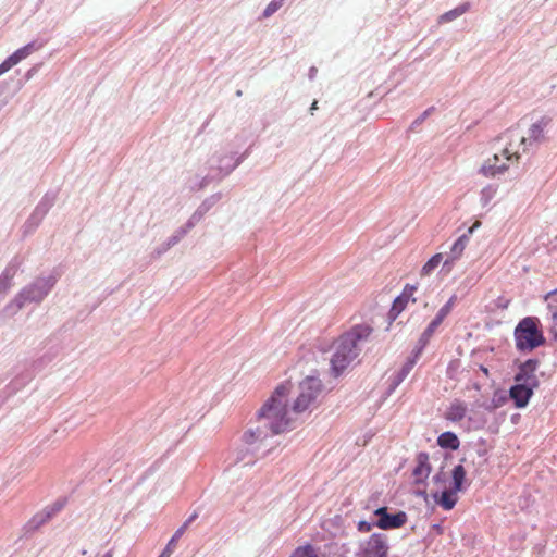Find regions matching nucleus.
<instances>
[{"label": "nucleus", "mask_w": 557, "mask_h": 557, "mask_svg": "<svg viewBox=\"0 0 557 557\" xmlns=\"http://www.w3.org/2000/svg\"><path fill=\"white\" fill-rule=\"evenodd\" d=\"M289 387L281 384L271 397L258 410L256 420L244 432L242 446L237 449L235 463L244 462L251 466L269 449L260 450L263 442L273 435L284 433L292 429V419L287 409V395Z\"/></svg>", "instance_id": "nucleus-1"}, {"label": "nucleus", "mask_w": 557, "mask_h": 557, "mask_svg": "<svg viewBox=\"0 0 557 557\" xmlns=\"http://www.w3.org/2000/svg\"><path fill=\"white\" fill-rule=\"evenodd\" d=\"M372 331V327L367 324H357L334 342V352L330 360L334 376H339L358 357L361 351L360 344L369 338Z\"/></svg>", "instance_id": "nucleus-2"}, {"label": "nucleus", "mask_w": 557, "mask_h": 557, "mask_svg": "<svg viewBox=\"0 0 557 557\" xmlns=\"http://www.w3.org/2000/svg\"><path fill=\"white\" fill-rule=\"evenodd\" d=\"M58 282L55 274L38 276L29 284L25 285L15 297L5 305L3 314L15 315L22 308L30 304H40L49 295Z\"/></svg>", "instance_id": "nucleus-3"}, {"label": "nucleus", "mask_w": 557, "mask_h": 557, "mask_svg": "<svg viewBox=\"0 0 557 557\" xmlns=\"http://www.w3.org/2000/svg\"><path fill=\"white\" fill-rule=\"evenodd\" d=\"M516 349L519 352H531L545 344L546 339L537 317L521 319L513 330Z\"/></svg>", "instance_id": "nucleus-4"}, {"label": "nucleus", "mask_w": 557, "mask_h": 557, "mask_svg": "<svg viewBox=\"0 0 557 557\" xmlns=\"http://www.w3.org/2000/svg\"><path fill=\"white\" fill-rule=\"evenodd\" d=\"M242 162L243 158H236V152L226 149L215 151L207 162L209 172L201 178L197 187L193 186L191 188L202 189L213 181H222Z\"/></svg>", "instance_id": "nucleus-5"}, {"label": "nucleus", "mask_w": 557, "mask_h": 557, "mask_svg": "<svg viewBox=\"0 0 557 557\" xmlns=\"http://www.w3.org/2000/svg\"><path fill=\"white\" fill-rule=\"evenodd\" d=\"M322 391V383L315 376H307L299 384V394L293 404V411L301 413L309 409Z\"/></svg>", "instance_id": "nucleus-6"}, {"label": "nucleus", "mask_w": 557, "mask_h": 557, "mask_svg": "<svg viewBox=\"0 0 557 557\" xmlns=\"http://www.w3.org/2000/svg\"><path fill=\"white\" fill-rule=\"evenodd\" d=\"M58 197L57 190H48L40 201L35 207L32 214L28 216V219L25 221L24 225L22 226L23 235L27 236L29 234H33L38 226L41 224L42 220L47 215V213L50 211V209L54 206Z\"/></svg>", "instance_id": "nucleus-7"}, {"label": "nucleus", "mask_w": 557, "mask_h": 557, "mask_svg": "<svg viewBox=\"0 0 557 557\" xmlns=\"http://www.w3.org/2000/svg\"><path fill=\"white\" fill-rule=\"evenodd\" d=\"M389 550L388 536L384 533H373L360 543L359 557H387Z\"/></svg>", "instance_id": "nucleus-8"}, {"label": "nucleus", "mask_w": 557, "mask_h": 557, "mask_svg": "<svg viewBox=\"0 0 557 557\" xmlns=\"http://www.w3.org/2000/svg\"><path fill=\"white\" fill-rule=\"evenodd\" d=\"M456 301V296H451L448 301L437 311L435 318L429 323L425 330L422 332L416 355L421 354L423 348L430 342L436 329L442 324L444 319L450 313Z\"/></svg>", "instance_id": "nucleus-9"}, {"label": "nucleus", "mask_w": 557, "mask_h": 557, "mask_svg": "<svg viewBox=\"0 0 557 557\" xmlns=\"http://www.w3.org/2000/svg\"><path fill=\"white\" fill-rule=\"evenodd\" d=\"M376 520L374 521L375 527L381 530H394L401 528L408 520V516L405 511L398 510L395 513H391L388 508L383 506L379 507L373 511Z\"/></svg>", "instance_id": "nucleus-10"}, {"label": "nucleus", "mask_w": 557, "mask_h": 557, "mask_svg": "<svg viewBox=\"0 0 557 557\" xmlns=\"http://www.w3.org/2000/svg\"><path fill=\"white\" fill-rule=\"evenodd\" d=\"M540 367V360L530 358L518 366V370L515 373L513 381L534 387L540 386V380L537 377V370Z\"/></svg>", "instance_id": "nucleus-11"}, {"label": "nucleus", "mask_w": 557, "mask_h": 557, "mask_svg": "<svg viewBox=\"0 0 557 557\" xmlns=\"http://www.w3.org/2000/svg\"><path fill=\"white\" fill-rule=\"evenodd\" d=\"M535 389H537V387L515 382L509 389V396L517 408H524L528 406Z\"/></svg>", "instance_id": "nucleus-12"}, {"label": "nucleus", "mask_w": 557, "mask_h": 557, "mask_svg": "<svg viewBox=\"0 0 557 557\" xmlns=\"http://www.w3.org/2000/svg\"><path fill=\"white\" fill-rule=\"evenodd\" d=\"M416 467L412 470L414 484H423L431 473V465L429 461V454L421 451L417 455Z\"/></svg>", "instance_id": "nucleus-13"}, {"label": "nucleus", "mask_w": 557, "mask_h": 557, "mask_svg": "<svg viewBox=\"0 0 557 557\" xmlns=\"http://www.w3.org/2000/svg\"><path fill=\"white\" fill-rule=\"evenodd\" d=\"M546 125L547 122H545L544 119L531 125L529 129V136L520 138V145L524 146L523 151H527V146L541 143V140L544 138V129Z\"/></svg>", "instance_id": "nucleus-14"}, {"label": "nucleus", "mask_w": 557, "mask_h": 557, "mask_svg": "<svg viewBox=\"0 0 557 557\" xmlns=\"http://www.w3.org/2000/svg\"><path fill=\"white\" fill-rule=\"evenodd\" d=\"M198 518V512H194L184 523L183 525H181L176 531L175 533L173 534V536L170 539V541L168 542V544L165 545V547L163 548V550L161 552V554L158 556V557H170L174 549H175V546H176V543L177 541L183 536V534L185 533V531L187 530V528L189 527V524L191 522H194L196 519Z\"/></svg>", "instance_id": "nucleus-15"}, {"label": "nucleus", "mask_w": 557, "mask_h": 557, "mask_svg": "<svg viewBox=\"0 0 557 557\" xmlns=\"http://www.w3.org/2000/svg\"><path fill=\"white\" fill-rule=\"evenodd\" d=\"M18 265L20 262L16 259H13L0 274V301L11 288L13 277L17 271Z\"/></svg>", "instance_id": "nucleus-16"}, {"label": "nucleus", "mask_w": 557, "mask_h": 557, "mask_svg": "<svg viewBox=\"0 0 557 557\" xmlns=\"http://www.w3.org/2000/svg\"><path fill=\"white\" fill-rule=\"evenodd\" d=\"M222 198L221 193H216L211 195L210 197L206 198L200 206L196 209V211L191 214L189 218V224L196 225L198 224L202 218L206 215V213L215 205L218 203Z\"/></svg>", "instance_id": "nucleus-17"}, {"label": "nucleus", "mask_w": 557, "mask_h": 557, "mask_svg": "<svg viewBox=\"0 0 557 557\" xmlns=\"http://www.w3.org/2000/svg\"><path fill=\"white\" fill-rule=\"evenodd\" d=\"M479 226L480 223L475 222L471 227L468 228V231L465 234L459 236L457 240L453 244L449 253L451 261H455L461 257L465 248L469 244L471 235L473 234L474 230L478 228Z\"/></svg>", "instance_id": "nucleus-18"}, {"label": "nucleus", "mask_w": 557, "mask_h": 557, "mask_svg": "<svg viewBox=\"0 0 557 557\" xmlns=\"http://www.w3.org/2000/svg\"><path fill=\"white\" fill-rule=\"evenodd\" d=\"M508 169L507 164L502 161L499 154H494L492 158L487 159L485 163L481 166L480 172L485 176H495L496 174H502Z\"/></svg>", "instance_id": "nucleus-19"}, {"label": "nucleus", "mask_w": 557, "mask_h": 557, "mask_svg": "<svg viewBox=\"0 0 557 557\" xmlns=\"http://www.w3.org/2000/svg\"><path fill=\"white\" fill-rule=\"evenodd\" d=\"M416 364V359H408L401 367V369L389 377V393L395 391L408 376L410 371Z\"/></svg>", "instance_id": "nucleus-20"}, {"label": "nucleus", "mask_w": 557, "mask_h": 557, "mask_svg": "<svg viewBox=\"0 0 557 557\" xmlns=\"http://www.w3.org/2000/svg\"><path fill=\"white\" fill-rule=\"evenodd\" d=\"M468 412L466 403L455 399L448 407L445 418L453 422L461 421Z\"/></svg>", "instance_id": "nucleus-21"}, {"label": "nucleus", "mask_w": 557, "mask_h": 557, "mask_svg": "<svg viewBox=\"0 0 557 557\" xmlns=\"http://www.w3.org/2000/svg\"><path fill=\"white\" fill-rule=\"evenodd\" d=\"M459 491H455L453 487L450 490H445L438 495L435 493L433 495L435 502L445 510H450L455 507L457 504L458 497L456 496V493Z\"/></svg>", "instance_id": "nucleus-22"}, {"label": "nucleus", "mask_w": 557, "mask_h": 557, "mask_svg": "<svg viewBox=\"0 0 557 557\" xmlns=\"http://www.w3.org/2000/svg\"><path fill=\"white\" fill-rule=\"evenodd\" d=\"M437 445L445 449L456 450L458 449L460 442L458 436L450 432H444L437 437Z\"/></svg>", "instance_id": "nucleus-23"}, {"label": "nucleus", "mask_w": 557, "mask_h": 557, "mask_svg": "<svg viewBox=\"0 0 557 557\" xmlns=\"http://www.w3.org/2000/svg\"><path fill=\"white\" fill-rule=\"evenodd\" d=\"M40 48L41 44H38L37 41H32L23 46L22 48L17 49L15 52L11 54V57L15 60L16 63H20L22 60L26 59Z\"/></svg>", "instance_id": "nucleus-24"}, {"label": "nucleus", "mask_w": 557, "mask_h": 557, "mask_svg": "<svg viewBox=\"0 0 557 557\" xmlns=\"http://www.w3.org/2000/svg\"><path fill=\"white\" fill-rule=\"evenodd\" d=\"M451 479H453V488L455 491H462L463 490V482L466 479V470L462 465H457L454 467L451 471Z\"/></svg>", "instance_id": "nucleus-25"}, {"label": "nucleus", "mask_w": 557, "mask_h": 557, "mask_svg": "<svg viewBox=\"0 0 557 557\" xmlns=\"http://www.w3.org/2000/svg\"><path fill=\"white\" fill-rule=\"evenodd\" d=\"M51 519V513H47L44 509L41 512L36 513L25 525L27 532L35 531L42 524Z\"/></svg>", "instance_id": "nucleus-26"}, {"label": "nucleus", "mask_w": 557, "mask_h": 557, "mask_svg": "<svg viewBox=\"0 0 557 557\" xmlns=\"http://www.w3.org/2000/svg\"><path fill=\"white\" fill-rule=\"evenodd\" d=\"M469 9L468 3H463L458 5L457 8L449 10L448 12L442 14L440 16V22L447 23L456 20L457 17L461 16L463 13H466Z\"/></svg>", "instance_id": "nucleus-27"}, {"label": "nucleus", "mask_w": 557, "mask_h": 557, "mask_svg": "<svg viewBox=\"0 0 557 557\" xmlns=\"http://www.w3.org/2000/svg\"><path fill=\"white\" fill-rule=\"evenodd\" d=\"M443 257L442 253L432 256L421 269V275H430L441 263Z\"/></svg>", "instance_id": "nucleus-28"}, {"label": "nucleus", "mask_w": 557, "mask_h": 557, "mask_svg": "<svg viewBox=\"0 0 557 557\" xmlns=\"http://www.w3.org/2000/svg\"><path fill=\"white\" fill-rule=\"evenodd\" d=\"M497 187L495 185H487L481 190L480 201L483 207L487 206L495 197Z\"/></svg>", "instance_id": "nucleus-29"}, {"label": "nucleus", "mask_w": 557, "mask_h": 557, "mask_svg": "<svg viewBox=\"0 0 557 557\" xmlns=\"http://www.w3.org/2000/svg\"><path fill=\"white\" fill-rule=\"evenodd\" d=\"M408 301L409 300L401 297L400 295L398 297H396L395 300L393 301L392 308L389 310V317L392 319H396L397 315L405 309Z\"/></svg>", "instance_id": "nucleus-30"}, {"label": "nucleus", "mask_w": 557, "mask_h": 557, "mask_svg": "<svg viewBox=\"0 0 557 557\" xmlns=\"http://www.w3.org/2000/svg\"><path fill=\"white\" fill-rule=\"evenodd\" d=\"M284 2L285 0H271V2L264 9L262 17L268 18L272 16L283 7Z\"/></svg>", "instance_id": "nucleus-31"}, {"label": "nucleus", "mask_w": 557, "mask_h": 557, "mask_svg": "<svg viewBox=\"0 0 557 557\" xmlns=\"http://www.w3.org/2000/svg\"><path fill=\"white\" fill-rule=\"evenodd\" d=\"M290 557H318L315 549L311 545L298 547Z\"/></svg>", "instance_id": "nucleus-32"}, {"label": "nucleus", "mask_w": 557, "mask_h": 557, "mask_svg": "<svg viewBox=\"0 0 557 557\" xmlns=\"http://www.w3.org/2000/svg\"><path fill=\"white\" fill-rule=\"evenodd\" d=\"M435 110L434 107L428 108L420 116H418L410 125V131H416L429 116L430 114Z\"/></svg>", "instance_id": "nucleus-33"}, {"label": "nucleus", "mask_w": 557, "mask_h": 557, "mask_svg": "<svg viewBox=\"0 0 557 557\" xmlns=\"http://www.w3.org/2000/svg\"><path fill=\"white\" fill-rule=\"evenodd\" d=\"M196 225H191L189 224V220L185 223V225L181 226L180 228H177L175 232H174V236L177 237V239L181 242L184 236L191 230L194 228Z\"/></svg>", "instance_id": "nucleus-34"}, {"label": "nucleus", "mask_w": 557, "mask_h": 557, "mask_svg": "<svg viewBox=\"0 0 557 557\" xmlns=\"http://www.w3.org/2000/svg\"><path fill=\"white\" fill-rule=\"evenodd\" d=\"M65 500L59 499L54 504L49 507H46L45 510L47 513H51V518L59 512L64 507Z\"/></svg>", "instance_id": "nucleus-35"}, {"label": "nucleus", "mask_w": 557, "mask_h": 557, "mask_svg": "<svg viewBox=\"0 0 557 557\" xmlns=\"http://www.w3.org/2000/svg\"><path fill=\"white\" fill-rule=\"evenodd\" d=\"M17 63L15 62V60L10 55L1 64H0V75L4 74L5 72H8L10 69H12L14 65H16Z\"/></svg>", "instance_id": "nucleus-36"}, {"label": "nucleus", "mask_w": 557, "mask_h": 557, "mask_svg": "<svg viewBox=\"0 0 557 557\" xmlns=\"http://www.w3.org/2000/svg\"><path fill=\"white\" fill-rule=\"evenodd\" d=\"M416 290H417V286L416 285L407 284L405 286V288H404V290H403L400 296L406 298L407 300H409L413 296Z\"/></svg>", "instance_id": "nucleus-37"}, {"label": "nucleus", "mask_w": 557, "mask_h": 557, "mask_svg": "<svg viewBox=\"0 0 557 557\" xmlns=\"http://www.w3.org/2000/svg\"><path fill=\"white\" fill-rule=\"evenodd\" d=\"M375 527L374 521L368 522V521H360L358 523V531L362 533L370 532L372 528Z\"/></svg>", "instance_id": "nucleus-38"}, {"label": "nucleus", "mask_w": 557, "mask_h": 557, "mask_svg": "<svg viewBox=\"0 0 557 557\" xmlns=\"http://www.w3.org/2000/svg\"><path fill=\"white\" fill-rule=\"evenodd\" d=\"M502 157H503L504 159H506L507 161H510V160H512V158H513V157H515L516 159H518V158H519V154H518V151L511 152V150H510L508 147H506V148H504V149H503V151H502Z\"/></svg>", "instance_id": "nucleus-39"}, {"label": "nucleus", "mask_w": 557, "mask_h": 557, "mask_svg": "<svg viewBox=\"0 0 557 557\" xmlns=\"http://www.w3.org/2000/svg\"><path fill=\"white\" fill-rule=\"evenodd\" d=\"M509 302H510V301H509L508 299H506V298H504V297H498V298L496 299V302H495V304H496V307H497V308H499V309H502V310H505V309H507V308H508Z\"/></svg>", "instance_id": "nucleus-40"}, {"label": "nucleus", "mask_w": 557, "mask_h": 557, "mask_svg": "<svg viewBox=\"0 0 557 557\" xmlns=\"http://www.w3.org/2000/svg\"><path fill=\"white\" fill-rule=\"evenodd\" d=\"M168 250H169L168 247L164 245V243H162L161 245H159L156 248L154 253L157 256H161V255L165 253Z\"/></svg>", "instance_id": "nucleus-41"}, {"label": "nucleus", "mask_w": 557, "mask_h": 557, "mask_svg": "<svg viewBox=\"0 0 557 557\" xmlns=\"http://www.w3.org/2000/svg\"><path fill=\"white\" fill-rule=\"evenodd\" d=\"M317 73H318V69L315 66H311L309 69V73H308V77L310 81H313L317 76Z\"/></svg>", "instance_id": "nucleus-42"}, {"label": "nucleus", "mask_w": 557, "mask_h": 557, "mask_svg": "<svg viewBox=\"0 0 557 557\" xmlns=\"http://www.w3.org/2000/svg\"><path fill=\"white\" fill-rule=\"evenodd\" d=\"M552 319H553V322H554V327H553L552 332H554L555 337H556L557 336V332L555 331V329L557 327V310L553 311Z\"/></svg>", "instance_id": "nucleus-43"}, {"label": "nucleus", "mask_w": 557, "mask_h": 557, "mask_svg": "<svg viewBox=\"0 0 557 557\" xmlns=\"http://www.w3.org/2000/svg\"><path fill=\"white\" fill-rule=\"evenodd\" d=\"M433 481H434L435 483H441V482H443V481H444L443 473H437V474H435V475L433 476Z\"/></svg>", "instance_id": "nucleus-44"}, {"label": "nucleus", "mask_w": 557, "mask_h": 557, "mask_svg": "<svg viewBox=\"0 0 557 557\" xmlns=\"http://www.w3.org/2000/svg\"><path fill=\"white\" fill-rule=\"evenodd\" d=\"M168 240L170 242V245H172V246H175L176 244H178V243H180V240L177 239V237H175L174 235L170 236V237L168 238Z\"/></svg>", "instance_id": "nucleus-45"}, {"label": "nucleus", "mask_w": 557, "mask_h": 557, "mask_svg": "<svg viewBox=\"0 0 557 557\" xmlns=\"http://www.w3.org/2000/svg\"><path fill=\"white\" fill-rule=\"evenodd\" d=\"M33 367H34L36 370H38V371H39V370H41V368H42V360L40 359V360L35 361V362H34V364H33Z\"/></svg>", "instance_id": "nucleus-46"}, {"label": "nucleus", "mask_w": 557, "mask_h": 557, "mask_svg": "<svg viewBox=\"0 0 557 557\" xmlns=\"http://www.w3.org/2000/svg\"><path fill=\"white\" fill-rule=\"evenodd\" d=\"M36 67H32L30 70H28V72L26 73V78L29 79L36 73Z\"/></svg>", "instance_id": "nucleus-47"}, {"label": "nucleus", "mask_w": 557, "mask_h": 557, "mask_svg": "<svg viewBox=\"0 0 557 557\" xmlns=\"http://www.w3.org/2000/svg\"><path fill=\"white\" fill-rule=\"evenodd\" d=\"M249 156V149L245 150L242 154L237 156L236 158H243V161Z\"/></svg>", "instance_id": "nucleus-48"}, {"label": "nucleus", "mask_w": 557, "mask_h": 557, "mask_svg": "<svg viewBox=\"0 0 557 557\" xmlns=\"http://www.w3.org/2000/svg\"><path fill=\"white\" fill-rule=\"evenodd\" d=\"M318 109V102L313 101V103L310 107L311 114H313V111Z\"/></svg>", "instance_id": "nucleus-49"}, {"label": "nucleus", "mask_w": 557, "mask_h": 557, "mask_svg": "<svg viewBox=\"0 0 557 557\" xmlns=\"http://www.w3.org/2000/svg\"><path fill=\"white\" fill-rule=\"evenodd\" d=\"M16 384H17V379L13 380L11 383H10V387H12L13 389H16Z\"/></svg>", "instance_id": "nucleus-50"}, {"label": "nucleus", "mask_w": 557, "mask_h": 557, "mask_svg": "<svg viewBox=\"0 0 557 557\" xmlns=\"http://www.w3.org/2000/svg\"><path fill=\"white\" fill-rule=\"evenodd\" d=\"M8 103V101L5 99H2L0 100V111L2 110V108Z\"/></svg>", "instance_id": "nucleus-51"}, {"label": "nucleus", "mask_w": 557, "mask_h": 557, "mask_svg": "<svg viewBox=\"0 0 557 557\" xmlns=\"http://www.w3.org/2000/svg\"><path fill=\"white\" fill-rule=\"evenodd\" d=\"M102 557H113L112 550L107 552Z\"/></svg>", "instance_id": "nucleus-52"}, {"label": "nucleus", "mask_w": 557, "mask_h": 557, "mask_svg": "<svg viewBox=\"0 0 557 557\" xmlns=\"http://www.w3.org/2000/svg\"><path fill=\"white\" fill-rule=\"evenodd\" d=\"M164 245L168 247V249H170L171 247H173L172 245H170V242L166 239L165 242H163Z\"/></svg>", "instance_id": "nucleus-53"}, {"label": "nucleus", "mask_w": 557, "mask_h": 557, "mask_svg": "<svg viewBox=\"0 0 557 557\" xmlns=\"http://www.w3.org/2000/svg\"><path fill=\"white\" fill-rule=\"evenodd\" d=\"M81 554H82V555H86V554H87V549H82V550H81Z\"/></svg>", "instance_id": "nucleus-54"}, {"label": "nucleus", "mask_w": 557, "mask_h": 557, "mask_svg": "<svg viewBox=\"0 0 557 557\" xmlns=\"http://www.w3.org/2000/svg\"><path fill=\"white\" fill-rule=\"evenodd\" d=\"M418 494H419V495H422V496H425V495H426V493H425L424 491H423V492H419Z\"/></svg>", "instance_id": "nucleus-55"}, {"label": "nucleus", "mask_w": 557, "mask_h": 557, "mask_svg": "<svg viewBox=\"0 0 557 557\" xmlns=\"http://www.w3.org/2000/svg\"><path fill=\"white\" fill-rule=\"evenodd\" d=\"M434 528L438 531L441 530V527L438 524H435Z\"/></svg>", "instance_id": "nucleus-56"}, {"label": "nucleus", "mask_w": 557, "mask_h": 557, "mask_svg": "<svg viewBox=\"0 0 557 557\" xmlns=\"http://www.w3.org/2000/svg\"><path fill=\"white\" fill-rule=\"evenodd\" d=\"M236 95H237L238 97H240V96H242V91H240V90H237Z\"/></svg>", "instance_id": "nucleus-57"}]
</instances>
